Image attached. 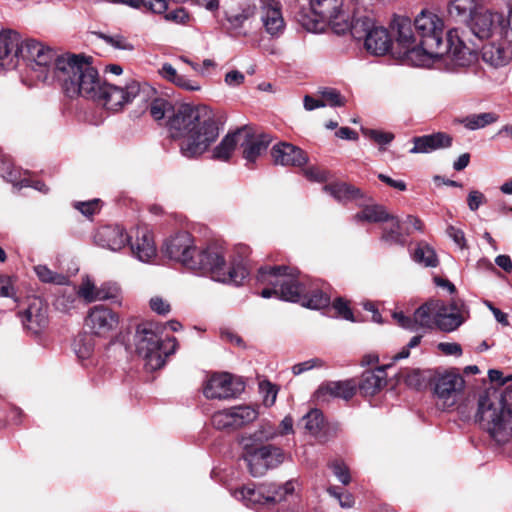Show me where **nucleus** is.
<instances>
[{
  "instance_id": "nucleus-1",
  "label": "nucleus",
  "mask_w": 512,
  "mask_h": 512,
  "mask_svg": "<svg viewBox=\"0 0 512 512\" xmlns=\"http://www.w3.org/2000/svg\"><path fill=\"white\" fill-rule=\"evenodd\" d=\"M154 120H162L169 113L168 127L173 138H181L180 152L184 157L202 155L219 136V127L214 111L206 105H180L176 110L172 103L162 97L154 98L149 106Z\"/></svg>"
},
{
  "instance_id": "nucleus-2",
  "label": "nucleus",
  "mask_w": 512,
  "mask_h": 512,
  "mask_svg": "<svg viewBox=\"0 0 512 512\" xmlns=\"http://www.w3.org/2000/svg\"><path fill=\"white\" fill-rule=\"evenodd\" d=\"M414 27L423 45V49L410 52L416 67H440L444 64L453 69L468 65L474 58L472 51L453 31L448 32L446 43H443L444 22L437 14L422 11L416 17Z\"/></svg>"
},
{
  "instance_id": "nucleus-3",
  "label": "nucleus",
  "mask_w": 512,
  "mask_h": 512,
  "mask_svg": "<svg viewBox=\"0 0 512 512\" xmlns=\"http://www.w3.org/2000/svg\"><path fill=\"white\" fill-rule=\"evenodd\" d=\"M76 72L80 74L75 82L64 79L66 95L102 100L106 108L113 111L131 103L141 93L148 94L153 91L148 85H141L135 79H129L123 85L102 84L97 70L87 60L82 64V68L76 67Z\"/></svg>"
},
{
  "instance_id": "nucleus-4",
  "label": "nucleus",
  "mask_w": 512,
  "mask_h": 512,
  "mask_svg": "<svg viewBox=\"0 0 512 512\" xmlns=\"http://www.w3.org/2000/svg\"><path fill=\"white\" fill-rule=\"evenodd\" d=\"M21 57L33 71L35 77L44 83L58 82L66 93L64 79L75 82L86 59L72 54L59 55L51 46L35 40L27 39L21 49Z\"/></svg>"
},
{
  "instance_id": "nucleus-5",
  "label": "nucleus",
  "mask_w": 512,
  "mask_h": 512,
  "mask_svg": "<svg viewBox=\"0 0 512 512\" xmlns=\"http://www.w3.org/2000/svg\"><path fill=\"white\" fill-rule=\"evenodd\" d=\"M475 419L497 443L503 444L512 438V402L498 391L480 393Z\"/></svg>"
},
{
  "instance_id": "nucleus-6",
  "label": "nucleus",
  "mask_w": 512,
  "mask_h": 512,
  "mask_svg": "<svg viewBox=\"0 0 512 512\" xmlns=\"http://www.w3.org/2000/svg\"><path fill=\"white\" fill-rule=\"evenodd\" d=\"M134 341L136 352L145 361L147 369L151 371L163 367L166 358L173 354L178 346L175 337L162 338L159 327L154 323L138 325Z\"/></svg>"
},
{
  "instance_id": "nucleus-7",
  "label": "nucleus",
  "mask_w": 512,
  "mask_h": 512,
  "mask_svg": "<svg viewBox=\"0 0 512 512\" xmlns=\"http://www.w3.org/2000/svg\"><path fill=\"white\" fill-rule=\"evenodd\" d=\"M190 270L203 274L208 273L215 281L231 283L236 286L242 284L248 275L246 268L240 264L227 267L224 249L217 245L196 249V254L190 262Z\"/></svg>"
},
{
  "instance_id": "nucleus-8",
  "label": "nucleus",
  "mask_w": 512,
  "mask_h": 512,
  "mask_svg": "<svg viewBox=\"0 0 512 512\" xmlns=\"http://www.w3.org/2000/svg\"><path fill=\"white\" fill-rule=\"evenodd\" d=\"M257 281L274 287L276 296L290 302L301 303L305 284L298 278V270L286 266L261 267Z\"/></svg>"
},
{
  "instance_id": "nucleus-9",
  "label": "nucleus",
  "mask_w": 512,
  "mask_h": 512,
  "mask_svg": "<svg viewBox=\"0 0 512 512\" xmlns=\"http://www.w3.org/2000/svg\"><path fill=\"white\" fill-rule=\"evenodd\" d=\"M243 459L249 472L254 477L263 476L269 469H274L284 462L285 454L279 447L273 445L256 446L251 438L241 437Z\"/></svg>"
},
{
  "instance_id": "nucleus-10",
  "label": "nucleus",
  "mask_w": 512,
  "mask_h": 512,
  "mask_svg": "<svg viewBox=\"0 0 512 512\" xmlns=\"http://www.w3.org/2000/svg\"><path fill=\"white\" fill-rule=\"evenodd\" d=\"M354 39L364 41V47L372 55L382 56L392 47V40L388 30L375 25L369 17L356 19L349 30Z\"/></svg>"
},
{
  "instance_id": "nucleus-11",
  "label": "nucleus",
  "mask_w": 512,
  "mask_h": 512,
  "mask_svg": "<svg viewBox=\"0 0 512 512\" xmlns=\"http://www.w3.org/2000/svg\"><path fill=\"white\" fill-rule=\"evenodd\" d=\"M245 388L244 382L229 373L212 375L203 387V393L208 399H227L236 397Z\"/></svg>"
},
{
  "instance_id": "nucleus-12",
  "label": "nucleus",
  "mask_w": 512,
  "mask_h": 512,
  "mask_svg": "<svg viewBox=\"0 0 512 512\" xmlns=\"http://www.w3.org/2000/svg\"><path fill=\"white\" fill-rule=\"evenodd\" d=\"M440 309L439 300H430L417 308L412 318L405 316L403 312H395L393 317L402 328L410 331H416L420 327L433 329Z\"/></svg>"
},
{
  "instance_id": "nucleus-13",
  "label": "nucleus",
  "mask_w": 512,
  "mask_h": 512,
  "mask_svg": "<svg viewBox=\"0 0 512 512\" xmlns=\"http://www.w3.org/2000/svg\"><path fill=\"white\" fill-rule=\"evenodd\" d=\"M85 325L92 334L107 338L119 325V315L104 305L92 307L85 319Z\"/></svg>"
},
{
  "instance_id": "nucleus-14",
  "label": "nucleus",
  "mask_w": 512,
  "mask_h": 512,
  "mask_svg": "<svg viewBox=\"0 0 512 512\" xmlns=\"http://www.w3.org/2000/svg\"><path fill=\"white\" fill-rule=\"evenodd\" d=\"M463 388L464 380L459 374L448 372L440 375L436 378L434 384V395L437 399V405L442 409L453 407Z\"/></svg>"
},
{
  "instance_id": "nucleus-15",
  "label": "nucleus",
  "mask_w": 512,
  "mask_h": 512,
  "mask_svg": "<svg viewBox=\"0 0 512 512\" xmlns=\"http://www.w3.org/2000/svg\"><path fill=\"white\" fill-rule=\"evenodd\" d=\"M23 43L15 30L3 29L0 32V70L10 71L18 66Z\"/></svg>"
},
{
  "instance_id": "nucleus-16",
  "label": "nucleus",
  "mask_w": 512,
  "mask_h": 512,
  "mask_svg": "<svg viewBox=\"0 0 512 512\" xmlns=\"http://www.w3.org/2000/svg\"><path fill=\"white\" fill-rule=\"evenodd\" d=\"M196 249L192 236L187 232L169 238L164 244V253L188 269H190V262L196 254Z\"/></svg>"
},
{
  "instance_id": "nucleus-17",
  "label": "nucleus",
  "mask_w": 512,
  "mask_h": 512,
  "mask_svg": "<svg viewBox=\"0 0 512 512\" xmlns=\"http://www.w3.org/2000/svg\"><path fill=\"white\" fill-rule=\"evenodd\" d=\"M259 17L264 31L273 38L280 37L285 30L282 5L277 0H261Z\"/></svg>"
},
{
  "instance_id": "nucleus-18",
  "label": "nucleus",
  "mask_w": 512,
  "mask_h": 512,
  "mask_svg": "<svg viewBox=\"0 0 512 512\" xmlns=\"http://www.w3.org/2000/svg\"><path fill=\"white\" fill-rule=\"evenodd\" d=\"M394 26L397 30L396 44L400 48L399 55L407 63L416 66V63L410 57V52L423 49L421 38H416L413 25L408 18H398L395 20Z\"/></svg>"
},
{
  "instance_id": "nucleus-19",
  "label": "nucleus",
  "mask_w": 512,
  "mask_h": 512,
  "mask_svg": "<svg viewBox=\"0 0 512 512\" xmlns=\"http://www.w3.org/2000/svg\"><path fill=\"white\" fill-rule=\"evenodd\" d=\"M24 328L33 334L41 333L49 323L48 306L40 297L28 299V306L20 315Z\"/></svg>"
},
{
  "instance_id": "nucleus-20",
  "label": "nucleus",
  "mask_w": 512,
  "mask_h": 512,
  "mask_svg": "<svg viewBox=\"0 0 512 512\" xmlns=\"http://www.w3.org/2000/svg\"><path fill=\"white\" fill-rule=\"evenodd\" d=\"M440 310L436 314L435 328L442 332H453L465 321L462 315L463 304L452 301L449 305L439 300Z\"/></svg>"
},
{
  "instance_id": "nucleus-21",
  "label": "nucleus",
  "mask_w": 512,
  "mask_h": 512,
  "mask_svg": "<svg viewBox=\"0 0 512 512\" xmlns=\"http://www.w3.org/2000/svg\"><path fill=\"white\" fill-rule=\"evenodd\" d=\"M502 23V15L496 12L490 10L477 12L472 17L471 30L478 38L485 39L492 36L496 31L501 34Z\"/></svg>"
},
{
  "instance_id": "nucleus-22",
  "label": "nucleus",
  "mask_w": 512,
  "mask_h": 512,
  "mask_svg": "<svg viewBox=\"0 0 512 512\" xmlns=\"http://www.w3.org/2000/svg\"><path fill=\"white\" fill-rule=\"evenodd\" d=\"M271 155L275 164L283 166H302L308 161L301 148L285 142L274 145Z\"/></svg>"
},
{
  "instance_id": "nucleus-23",
  "label": "nucleus",
  "mask_w": 512,
  "mask_h": 512,
  "mask_svg": "<svg viewBox=\"0 0 512 512\" xmlns=\"http://www.w3.org/2000/svg\"><path fill=\"white\" fill-rule=\"evenodd\" d=\"M129 237L120 226H104L95 234L97 245L111 251H119L128 243Z\"/></svg>"
},
{
  "instance_id": "nucleus-24",
  "label": "nucleus",
  "mask_w": 512,
  "mask_h": 512,
  "mask_svg": "<svg viewBox=\"0 0 512 512\" xmlns=\"http://www.w3.org/2000/svg\"><path fill=\"white\" fill-rule=\"evenodd\" d=\"M256 12V5L251 0H241L237 7H230L225 11L226 20L229 24V29L241 33L244 23L252 18Z\"/></svg>"
},
{
  "instance_id": "nucleus-25",
  "label": "nucleus",
  "mask_w": 512,
  "mask_h": 512,
  "mask_svg": "<svg viewBox=\"0 0 512 512\" xmlns=\"http://www.w3.org/2000/svg\"><path fill=\"white\" fill-rule=\"evenodd\" d=\"M482 58L493 67L505 66L512 59V45L504 39L500 43H488L482 49Z\"/></svg>"
},
{
  "instance_id": "nucleus-26",
  "label": "nucleus",
  "mask_w": 512,
  "mask_h": 512,
  "mask_svg": "<svg viewBox=\"0 0 512 512\" xmlns=\"http://www.w3.org/2000/svg\"><path fill=\"white\" fill-rule=\"evenodd\" d=\"M353 381H333L321 385L316 391V398L319 401H328L329 397L351 399L355 394Z\"/></svg>"
},
{
  "instance_id": "nucleus-27",
  "label": "nucleus",
  "mask_w": 512,
  "mask_h": 512,
  "mask_svg": "<svg viewBox=\"0 0 512 512\" xmlns=\"http://www.w3.org/2000/svg\"><path fill=\"white\" fill-rule=\"evenodd\" d=\"M266 493V484L258 487L255 485H245L236 489L233 492V496L243 502L245 506L257 509L262 506H269Z\"/></svg>"
},
{
  "instance_id": "nucleus-28",
  "label": "nucleus",
  "mask_w": 512,
  "mask_h": 512,
  "mask_svg": "<svg viewBox=\"0 0 512 512\" xmlns=\"http://www.w3.org/2000/svg\"><path fill=\"white\" fill-rule=\"evenodd\" d=\"M131 251L139 261H151L156 256V246L152 234L147 230H138L135 241L131 243Z\"/></svg>"
},
{
  "instance_id": "nucleus-29",
  "label": "nucleus",
  "mask_w": 512,
  "mask_h": 512,
  "mask_svg": "<svg viewBox=\"0 0 512 512\" xmlns=\"http://www.w3.org/2000/svg\"><path fill=\"white\" fill-rule=\"evenodd\" d=\"M414 146L410 153H430L440 148L449 147L452 143V138L445 133H435L421 137H415Z\"/></svg>"
},
{
  "instance_id": "nucleus-30",
  "label": "nucleus",
  "mask_w": 512,
  "mask_h": 512,
  "mask_svg": "<svg viewBox=\"0 0 512 512\" xmlns=\"http://www.w3.org/2000/svg\"><path fill=\"white\" fill-rule=\"evenodd\" d=\"M386 385V372L383 367L365 371L359 383L360 392L365 396H373Z\"/></svg>"
},
{
  "instance_id": "nucleus-31",
  "label": "nucleus",
  "mask_w": 512,
  "mask_h": 512,
  "mask_svg": "<svg viewBox=\"0 0 512 512\" xmlns=\"http://www.w3.org/2000/svg\"><path fill=\"white\" fill-rule=\"evenodd\" d=\"M158 72L163 79L182 89L187 91H197L200 89L198 82L187 78L185 75L179 74L170 63H164Z\"/></svg>"
},
{
  "instance_id": "nucleus-32",
  "label": "nucleus",
  "mask_w": 512,
  "mask_h": 512,
  "mask_svg": "<svg viewBox=\"0 0 512 512\" xmlns=\"http://www.w3.org/2000/svg\"><path fill=\"white\" fill-rule=\"evenodd\" d=\"M324 190L339 202H347L363 197L358 188L344 182L325 185Z\"/></svg>"
},
{
  "instance_id": "nucleus-33",
  "label": "nucleus",
  "mask_w": 512,
  "mask_h": 512,
  "mask_svg": "<svg viewBox=\"0 0 512 512\" xmlns=\"http://www.w3.org/2000/svg\"><path fill=\"white\" fill-rule=\"evenodd\" d=\"M297 482L295 480H289L283 485L275 483L266 484V495L268 497L269 505H275L282 501H285L289 495L295 492Z\"/></svg>"
},
{
  "instance_id": "nucleus-34",
  "label": "nucleus",
  "mask_w": 512,
  "mask_h": 512,
  "mask_svg": "<svg viewBox=\"0 0 512 512\" xmlns=\"http://www.w3.org/2000/svg\"><path fill=\"white\" fill-rule=\"evenodd\" d=\"M269 139L265 136L255 137L241 143L243 157L247 162L253 163L268 148Z\"/></svg>"
},
{
  "instance_id": "nucleus-35",
  "label": "nucleus",
  "mask_w": 512,
  "mask_h": 512,
  "mask_svg": "<svg viewBox=\"0 0 512 512\" xmlns=\"http://www.w3.org/2000/svg\"><path fill=\"white\" fill-rule=\"evenodd\" d=\"M499 120V115L494 112H484L471 114L460 120V123L469 130L482 129L488 125L494 124Z\"/></svg>"
},
{
  "instance_id": "nucleus-36",
  "label": "nucleus",
  "mask_w": 512,
  "mask_h": 512,
  "mask_svg": "<svg viewBox=\"0 0 512 512\" xmlns=\"http://www.w3.org/2000/svg\"><path fill=\"white\" fill-rule=\"evenodd\" d=\"M240 136V132L227 134L219 145L214 148L213 158L220 161L228 160L239 143Z\"/></svg>"
},
{
  "instance_id": "nucleus-37",
  "label": "nucleus",
  "mask_w": 512,
  "mask_h": 512,
  "mask_svg": "<svg viewBox=\"0 0 512 512\" xmlns=\"http://www.w3.org/2000/svg\"><path fill=\"white\" fill-rule=\"evenodd\" d=\"M355 221H368V222H385L390 220V214L386 211L384 206L381 205H368L365 206L360 212L354 216Z\"/></svg>"
},
{
  "instance_id": "nucleus-38",
  "label": "nucleus",
  "mask_w": 512,
  "mask_h": 512,
  "mask_svg": "<svg viewBox=\"0 0 512 512\" xmlns=\"http://www.w3.org/2000/svg\"><path fill=\"white\" fill-rule=\"evenodd\" d=\"M0 175L15 187L22 188L29 186V180L27 178H21V171L15 168L9 159L2 158Z\"/></svg>"
},
{
  "instance_id": "nucleus-39",
  "label": "nucleus",
  "mask_w": 512,
  "mask_h": 512,
  "mask_svg": "<svg viewBox=\"0 0 512 512\" xmlns=\"http://www.w3.org/2000/svg\"><path fill=\"white\" fill-rule=\"evenodd\" d=\"M330 304V297L322 290H308L304 289L301 305L310 309H322L328 307Z\"/></svg>"
},
{
  "instance_id": "nucleus-40",
  "label": "nucleus",
  "mask_w": 512,
  "mask_h": 512,
  "mask_svg": "<svg viewBox=\"0 0 512 512\" xmlns=\"http://www.w3.org/2000/svg\"><path fill=\"white\" fill-rule=\"evenodd\" d=\"M475 8L474 0H451L448 4V14L457 21H465Z\"/></svg>"
},
{
  "instance_id": "nucleus-41",
  "label": "nucleus",
  "mask_w": 512,
  "mask_h": 512,
  "mask_svg": "<svg viewBox=\"0 0 512 512\" xmlns=\"http://www.w3.org/2000/svg\"><path fill=\"white\" fill-rule=\"evenodd\" d=\"M77 294L89 303L97 300H105L111 297V295L103 289H98L89 278H85L82 281Z\"/></svg>"
},
{
  "instance_id": "nucleus-42",
  "label": "nucleus",
  "mask_w": 512,
  "mask_h": 512,
  "mask_svg": "<svg viewBox=\"0 0 512 512\" xmlns=\"http://www.w3.org/2000/svg\"><path fill=\"white\" fill-rule=\"evenodd\" d=\"M413 260L425 267H436L439 262L434 249L424 242L417 245L413 252Z\"/></svg>"
},
{
  "instance_id": "nucleus-43",
  "label": "nucleus",
  "mask_w": 512,
  "mask_h": 512,
  "mask_svg": "<svg viewBox=\"0 0 512 512\" xmlns=\"http://www.w3.org/2000/svg\"><path fill=\"white\" fill-rule=\"evenodd\" d=\"M232 411L236 430L254 422L259 415L257 408L249 405L232 407Z\"/></svg>"
},
{
  "instance_id": "nucleus-44",
  "label": "nucleus",
  "mask_w": 512,
  "mask_h": 512,
  "mask_svg": "<svg viewBox=\"0 0 512 512\" xmlns=\"http://www.w3.org/2000/svg\"><path fill=\"white\" fill-rule=\"evenodd\" d=\"M387 222H389V225L384 228L382 239L390 244H403L404 240L398 217L390 214V220Z\"/></svg>"
},
{
  "instance_id": "nucleus-45",
  "label": "nucleus",
  "mask_w": 512,
  "mask_h": 512,
  "mask_svg": "<svg viewBox=\"0 0 512 512\" xmlns=\"http://www.w3.org/2000/svg\"><path fill=\"white\" fill-rule=\"evenodd\" d=\"M279 435L277 429L270 422L262 423L259 428L250 435L244 437L251 438V443H263L275 439Z\"/></svg>"
},
{
  "instance_id": "nucleus-46",
  "label": "nucleus",
  "mask_w": 512,
  "mask_h": 512,
  "mask_svg": "<svg viewBox=\"0 0 512 512\" xmlns=\"http://www.w3.org/2000/svg\"><path fill=\"white\" fill-rule=\"evenodd\" d=\"M232 408L215 412L212 416V424L218 430H236Z\"/></svg>"
},
{
  "instance_id": "nucleus-47",
  "label": "nucleus",
  "mask_w": 512,
  "mask_h": 512,
  "mask_svg": "<svg viewBox=\"0 0 512 512\" xmlns=\"http://www.w3.org/2000/svg\"><path fill=\"white\" fill-rule=\"evenodd\" d=\"M73 349L79 359H88L94 351L92 337L86 334L77 336L73 343Z\"/></svg>"
},
{
  "instance_id": "nucleus-48",
  "label": "nucleus",
  "mask_w": 512,
  "mask_h": 512,
  "mask_svg": "<svg viewBox=\"0 0 512 512\" xmlns=\"http://www.w3.org/2000/svg\"><path fill=\"white\" fill-rule=\"evenodd\" d=\"M302 421L304 423L305 429L311 433L312 435H317L324 424V417L320 410L312 409L305 416H303Z\"/></svg>"
},
{
  "instance_id": "nucleus-49",
  "label": "nucleus",
  "mask_w": 512,
  "mask_h": 512,
  "mask_svg": "<svg viewBox=\"0 0 512 512\" xmlns=\"http://www.w3.org/2000/svg\"><path fill=\"white\" fill-rule=\"evenodd\" d=\"M34 271L38 278L45 283L65 285L68 282L65 275L53 272L46 265H37L34 267Z\"/></svg>"
},
{
  "instance_id": "nucleus-50",
  "label": "nucleus",
  "mask_w": 512,
  "mask_h": 512,
  "mask_svg": "<svg viewBox=\"0 0 512 512\" xmlns=\"http://www.w3.org/2000/svg\"><path fill=\"white\" fill-rule=\"evenodd\" d=\"M319 93L322 96L323 100H321V101L324 103V107L325 106L338 107V106H343L345 104L344 97L336 89L325 88V89L319 91Z\"/></svg>"
},
{
  "instance_id": "nucleus-51",
  "label": "nucleus",
  "mask_w": 512,
  "mask_h": 512,
  "mask_svg": "<svg viewBox=\"0 0 512 512\" xmlns=\"http://www.w3.org/2000/svg\"><path fill=\"white\" fill-rule=\"evenodd\" d=\"M329 468L332 470L336 478L343 484L347 485L351 481V476L348 466L341 460H333L329 463Z\"/></svg>"
},
{
  "instance_id": "nucleus-52",
  "label": "nucleus",
  "mask_w": 512,
  "mask_h": 512,
  "mask_svg": "<svg viewBox=\"0 0 512 512\" xmlns=\"http://www.w3.org/2000/svg\"><path fill=\"white\" fill-rule=\"evenodd\" d=\"M107 44L112 47L120 50H133V45L127 41V39L119 34L116 35H106L101 34L100 36Z\"/></svg>"
},
{
  "instance_id": "nucleus-53",
  "label": "nucleus",
  "mask_w": 512,
  "mask_h": 512,
  "mask_svg": "<svg viewBox=\"0 0 512 512\" xmlns=\"http://www.w3.org/2000/svg\"><path fill=\"white\" fill-rule=\"evenodd\" d=\"M168 2L169 0H138V8L144 7L153 13L164 14L168 9Z\"/></svg>"
},
{
  "instance_id": "nucleus-54",
  "label": "nucleus",
  "mask_w": 512,
  "mask_h": 512,
  "mask_svg": "<svg viewBox=\"0 0 512 512\" xmlns=\"http://www.w3.org/2000/svg\"><path fill=\"white\" fill-rule=\"evenodd\" d=\"M260 391L263 394V403L265 406H272L277 397V388L275 385L268 381H263L260 383Z\"/></svg>"
},
{
  "instance_id": "nucleus-55",
  "label": "nucleus",
  "mask_w": 512,
  "mask_h": 512,
  "mask_svg": "<svg viewBox=\"0 0 512 512\" xmlns=\"http://www.w3.org/2000/svg\"><path fill=\"white\" fill-rule=\"evenodd\" d=\"M151 310L159 315H167L171 311L170 303L161 296H154L149 301Z\"/></svg>"
},
{
  "instance_id": "nucleus-56",
  "label": "nucleus",
  "mask_w": 512,
  "mask_h": 512,
  "mask_svg": "<svg viewBox=\"0 0 512 512\" xmlns=\"http://www.w3.org/2000/svg\"><path fill=\"white\" fill-rule=\"evenodd\" d=\"M164 19L176 24L185 25L190 21V15L184 8H177L164 14Z\"/></svg>"
},
{
  "instance_id": "nucleus-57",
  "label": "nucleus",
  "mask_w": 512,
  "mask_h": 512,
  "mask_svg": "<svg viewBox=\"0 0 512 512\" xmlns=\"http://www.w3.org/2000/svg\"><path fill=\"white\" fill-rule=\"evenodd\" d=\"M323 365V362L319 358H313L309 359L307 361L295 364L292 367V372L294 375H300L306 371H309L315 367H321Z\"/></svg>"
},
{
  "instance_id": "nucleus-58",
  "label": "nucleus",
  "mask_w": 512,
  "mask_h": 512,
  "mask_svg": "<svg viewBox=\"0 0 512 512\" xmlns=\"http://www.w3.org/2000/svg\"><path fill=\"white\" fill-rule=\"evenodd\" d=\"M75 208L85 216H91L100 209V201L93 199L86 202H77Z\"/></svg>"
},
{
  "instance_id": "nucleus-59",
  "label": "nucleus",
  "mask_w": 512,
  "mask_h": 512,
  "mask_svg": "<svg viewBox=\"0 0 512 512\" xmlns=\"http://www.w3.org/2000/svg\"><path fill=\"white\" fill-rule=\"evenodd\" d=\"M364 134L380 145L389 144L394 138L393 134H391V133L382 132V131H378V130H372V129L365 130Z\"/></svg>"
},
{
  "instance_id": "nucleus-60",
  "label": "nucleus",
  "mask_w": 512,
  "mask_h": 512,
  "mask_svg": "<svg viewBox=\"0 0 512 512\" xmlns=\"http://www.w3.org/2000/svg\"><path fill=\"white\" fill-rule=\"evenodd\" d=\"M437 348L446 356L459 357L462 355V348L460 344L455 342H440L438 343Z\"/></svg>"
},
{
  "instance_id": "nucleus-61",
  "label": "nucleus",
  "mask_w": 512,
  "mask_h": 512,
  "mask_svg": "<svg viewBox=\"0 0 512 512\" xmlns=\"http://www.w3.org/2000/svg\"><path fill=\"white\" fill-rule=\"evenodd\" d=\"M333 307L337 314L345 320L354 321L353 313L348 307L347 303L342 299L338 298L333 302Z\"/></svg>"
},
{
  "instance_id": "nucleus-62",
  "label": "nucleus",
  "mask_w": 512,
  "mask_h": 512,
  "mask_svg": "<svg viewBox=\"0 0 512 512\" xmlns=\"http://www.w3.org/2000/svg\"><path fill=\"white\" fill-rule=\"evenodd\" d=\"M501 37L512 45V4L509 6L506 20L503 19L501 26Z\"/></svg>"
},
{
  "instance_id": "nucleus-63",
  "label": "nucleus",
  "mask_w": 512,
  "mask_h": 512,
  "mask_svg": "<svg viewBox=\"0 0 512 512\" xmlns=\"http://www.w3.org/2000/svg\"><path fill=\"white\" fill-rule=\"evenodd\" d=\"M485 196L478 190H472L467 197V204L471 211H476L485 202Z\"/></svg>"
},
{
  "instance_id": "nucleus-64",
  "label": "nucleus",
  "mask_w": 512,
  "mask_h": 512,
  "mask_svg": "<svg viewBox=\"0 0 512 512\" xmlns=\"http://www.w3.org/2000/svg\"><path fill=\"white\" fill-rule=\"evenodd\" d=\"M304 175L311 181L324 182L327 180V172L317 167H308L304 170Z\"/></svg>"
}]
</instances>
